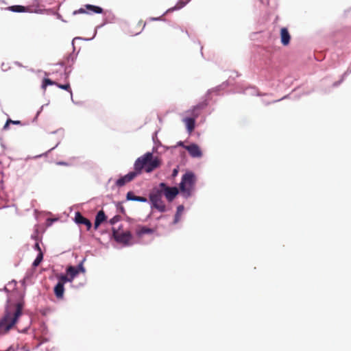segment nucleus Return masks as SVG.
Listing matches in <instances>:
<instances>
[{"mask_svg": "<svg viewBox=\"0 0 351 351\" xmlns=\"http://www.w3.org/2000/svg\"><path fill=\"white\" fill-rule=\"evenodd\" d=\"M23 303L18 302L8 305L0 319V335H4L14 328L22 315Z\"/></svg>", "mask_w": 351, "mask_h": 351, "instance_id": "nucleus-1", "label": "nucleus"}, {"mask_svg": "<svg viewBox=\"0 0 351 351\" xmlns=\"http://www.w3.org/2000/svg\"><path fill=\"white\" fill-rule=\"evenodd\" d=\"M160 166V160L157 157L154 158L152 153L147 152L136 160L134 168L138 175L142 173L143 170H145L147 173H150Z\"/></svg>", "mask_w": 351, "mask_h": 351, "instance_id": "nucleus-2", "label": "nucleus"}, {"mask_svg": "<svg viewBox=\"0 0 351 351\" xmlns=\"http://www.w3.org/2000/svg\"><path fill=\"white\" fill-rule=\"evenodd\" d=\"M195 176L192 172H187L182 176L180 189L184 197H188L191 195L195 188Z\"/></svg>", "mask_w": 351, "mask_h": 351, "instance_id": "nucleus-3", "label": "nucleus"}, {"mask_svg": "<svg viewBox=\"0 0 351 351\" xmlns=\"http://www.w3.org/2000/svg\"><path fill=\"white\" fill-rule=\"evenodd\" d=\"M162 190L160 187L158 189H154L149 193V199L152 207L160 212H165L166 209L165 204L162 200Z\"/></svg>", "mask_w": 351, "mask_h": 351, "instance_id": "nucleus-4", "label": "nucleus"}, {"mask_svg": "<svg viewBox=\"0 0 351 351\" xmlns=\"http://www.w3.org/2000/svg\"><path fill=\"white\" fill-rule=\"evenodd\" d=\"M112 236L114 240L125 245H130V241L132 238V234L130 231L120 232V228L116 229L112 228Z\"/></svg>", "mask_w": 351, "mask_h": 351, "instance_id": "nucleus-5", "label": "nucleus"}, {"mask_svg": "<svg viewBox=\"0 0 351 351\" xmlns=\"http://www.w3.org/2000/svg\"><path fill=\"white\" fill-rule=\"evenodd\" d=\"M159 187L161 190H162L163 195L169 202L173 201L179 193L178 189L177 187L167 186L163 182L159 184Z\"/></svg>", "mask_w": 351, "mask_h": 351, "instance_id": "nucleus-6", "label": "nucleus"}, {"mask_svg": "<svg viewBox=\"0 0 351 351\" xmlns=\"http://www.w3.org/2000/svg\"><path fill=\"white\" fill-rule=\"evenodd\" d=\"M137 176L138 174L135 171H131L126 174L125 176L119 178L116 182V185L119 187L123 186L127 183L133 180Z\"/></svg>", "mask_w": 351, "mask_h": 351, "instance_id": "nucleus-7", "label": "nucleus"}, {"mask_svg": "<svg viewBox=\"0 0 351 351\" xmlns=\"http://www.w3.org/2000/svg\"><path fill=\"white\" fill-rule=\"evenodd\" d=\"M184 148L193 158H200L202 156V153L200 148L196 144H191L190 145L184 146Z\"/></svg>", "mask_w": 351, "mask_h": 351, "instance_id": "nucleus-8", "label": "nucleus"}, {"mask_svg": "<svg viewBox=\"0 0 351 351\" xmlns=\"http://www.w3.org/2000/svg\"><path fill=\"white\" fill-rule=\"evenodd\" d=\"M207 106V103L206 101L199 103L197 105L194 106L193 109L188 111V113H190L192 115V117L197 118L202 109L205 108Z\"/></svg>", "mask_w": 351, "mask_h": 351, "instance_id": "nucleus-9", "label": "nucleus"}, {"mask_svg": "<svg viewBox=\"0 0 351 351\" xmlns=\"http://www.w3.org/2000/svg\"><path fill=\"white\" fill-rule=\"evenodd\" d=\"M291 40V35L289 33L287 28L282 27L280 29V41L281 43L287 46L289 44Z\"/></svg>", "mask_w": 351, "mask_h": 351, "instance_id": "nucleus-10", "label": "nucleus"}, {"mask_svg": "<svg viewBox=\"0 0 351 351\" xmlns=\"http://www.w3.org/2000/svg\"><path fill=\"white\" fill-rule=\"evenodd\" d=\"M75 220L78 224H84L88 230H89L92 226L91 222L88 219L83 217L79 212L76 213Z\"/></svg>", "mask_w": 351, "mask_h": 351, "instance_id": "nucleus-11", "label": "nucleus"}, {"mask_svg": "<svg viewBox=\"0 0 351 351\" xmlns=\"http://www.w3.org/2000/svg\"><path fill=\"white\" fill-rule=\"evenodd\" d=\"M154 232V229L142 226H138L136 230V234L139 238L142 237L144 234H153Z\"/></svg>", "mask_w": 351, "mask_h": 351, "instance_id": "nucleus-12", "label": "nucleus"}, {"mask_svg": "<svg viewBox=\"0 0 351 351\" xmlns=\"http://www.w3.org/2000/svg\"><path fill=\"white\" fill-rule=\"evenodd\" d=\"M106 220V216L104 212V210H99L96 217H95V223H94V228L95 229H97L98 227L99 226V225L104 222V221Z\"/></svg>", "mask_w": 351, "mask_h": 351, "instance_id": "nucleus-13", "label": "nucleus"}, {"mask_svg": "<svg viewBox=\"0 0 351 351\" xmlns=\"http://www.w3.org/2000/svg\"><path fill=\"white\" fill-rule=\"evenodd\" d=\"M189 132L193 131L195 124V118L188 117L183 119Z\"/></svg>", "mask_w": 351, "mask_h": 351, "instance_id": "nucleus-14", "label": "nucleus"}, {"mask_svg": "<svg viewBox=\"0 0 351 351\" xmlns=\"http://www.w3.org/2000/svg\"><path fill=\"white\" fill-rule=\"evenodd\" d=\"M64 292V285L62 282H58L54 287V293L58 298H62Z\"/></svg>", "mask_w": 351, "mask_h": 351, "instance_id": "nucleus-15", "label": "nucleus"}, {"mask_svg": "<svg viewBox=\"0 0 351 351\" xmlns=\"http://www.w3.org/2000/svg\"><path fill=\"white\" fill-rule=\"evenodd\" d=\"M84 7L86 8L87 12H88V14L91 12L101 14L103 12V9L99 6L86 4L84 5Z\"/></svg>", "mask_w": 351, "mask_h": 351, "instance_id": "nucleus-16", "label": "nucleus"}, {"mask_svg": "<svg viewBox=\"0 0 351 351\" xmlns=\"http://www.w3.org/2000/svg\"><path fill=\"white\" fill-rule=\"evenodd\" d=\"M66 274L73 279L79 274V270L73 266H69L66 269Z\"/></svg>", "mask_w": 351, "mask_h": 351, "instance_id": "nucleus-17", "label": "nucleus"}, {"mask_svg": "<svg viewBox=\"0 0 351 351\" xmlns=\"http://www.w3.org/2000/svg\"><path fill=\"white\" fill-rule=\"evenodd\" d=\"M145 25H146V23H143V21H138V23L136 25V27H137V29L136 30L131 29L130 31V34H132L133 35L138 34L143 29V28L145 27Z\"/></svg>", "mask_w": 351, "mask_h": 351, "instance_id": "nucleus-18", "label": "nucleus"}, {"mask_svg": "<svg viewBox=\"0 0 351 351\" xmlns=\"http://www.w3.org/2000/svg\"><path fill=\"white\" fill-rule=\"evenodd\" d=\"M8 10L14 12H23L27 11V8L23 5H12L8 8Z\"/></svg>", "mask_w": 351, "mask_h": 351, "instance_id": "nucleus-19", "label": "nucleus"}, {"mask_svg": "<svg viewBox=\"0 0 351 351\" xmlns=\"http://www.w3.org/2000/svg\"><path fill=\"white\" fill-rule=\"evenodd\" d=\"M183 210H184V206L180 205L178 206L177 211H176L175 218H174V221H173L174 223H176L179 221Z\"/></svg>", "mask_w": 351, "mask_h": 351, "instance_id": "nucleus-20", "label": "nucleus"}, {"mask_svg": "<svg viewBox=\"0 0 351 351\" xmlns=\"http://www.w3.org/2000/svg\"><path fill=\"white\" fill-rule=\"evenodd\" d=\"M190 0H180L179 1L176 5L169 10V11H173V10H179V9H181L182 8H183L185 5H186V3L189 1Z\"/></svg>", "mask_w": 351, "mask_h": 351, "instance_id": "nucleus-21", "label": "nucleus"}, {"mask_svg": "<svg viewBox=\"0 0 351 351\" xmlns=\"http://www.w3.org/2000/svg\"><path fill=\"white\" fill-rule=\"evenodd\" d=\"M57 82L52 81L49 78H45L43 81L42 88L45 90L48 85H56Z\"/></svg>", "mask_w": 351, "mask_h": 351, "instance_id": "nucleus-22", "label": "nucleus"}, {"mask_svg": "<svg viewBox=\"0 0 351 351\" xmlns=\"http://www.w3.org/2000/svg\"><path fill=\"white\" fill-rule=\"evenodd\" d=\"M72 281H73V280L66 274V275H61L59 277V282H62V285H64V283L68 282H71Z\"/></svg>", "mask_w": 351, "mask_h": 351, "instance_id": "nucleus-23", "label": "nucleus"}, {"mask_svg": "<svg viewBox=\"0 0 351 351\" xmlns=\"http://www.w3.org/2000/svg\"><path fill=\"white\" fill-rule=\"evenodd\" d=\"M43 259V254L42 252H40V253H38L36 258L33 262V266L37 267L38 265H39V264L41 263Z\"/></svg>", "mask_w": 351, "mask_h": 351, "instance_id": "nucleus-24", "label": "nucleus"}, {"mask_svg": "<svg viewBox=\"0 0 351 351\" xmlns=\"http://www.w3.org/2000/svg\"><path fill=\"white\" fill-rule=\"evenodd\" d=\"M126 199L127 200L138 202V196L135 195L133 192L129 191L126 195Z\"/></svg>", "mask_w": 351, "mask_h": 351, "instance_id": "nucleus-25", "label": "nucleus"}, {"mask_svg": "<svg viewBox=\"0 0 351 351\" xmlns=\"http://www.w3.org/2000/svg\"><path fill=\"white\" fill-rule=\"evenodd\" d=\"M56 86L59 87L61 89H64L65 90L69 91L72 95V90L71 89V86L69 83L65 84H56Z\"/></svg>", "mask_w": 351, "mask_h": 351, "instance_id": "nucleus-26", "label": "nucleus"}, {"mask_svg": "<svg viewBox=\"0 0 351 351\" xmlns=\"http://www.w3.org/2000/svg\"><path fill=\"white\" fill-rule=\"evenodd\" d=\"M121 219V217L120 215H117L114 216L112 219H110L108 222L110 225H114L116 223L119 222Z\"/></svg>", "mask_w": 351, "mask_h": 351, "instance_id": "nucleus-27", "label": "nucleus"}, {"mask_svg": "<svg viewBox=\"0 0 351 351\" xmlns=\"http://www.w3.org/2000/svg\"><path fill=\"white\" fill-rule=\"evenodd\" d=\"M73 14H88V12H87L86 8H80L77 10H75L73 12Z\"/></svg>", "mask_w": 351, "mask_h": 351, "instance_id": "nucleus-28", "label": "nucleus"}, {"mask_svg": "<svg viewBox=\"0 0 351 351\" xmlns=\"http://www.w3.org/2000/svg\"><path fill=\"white\" fill-rule=\"evenodd\" d=\"M10 123L20 124L21 122L19 121H12L11 119H9L7 121L6 123L5 124L4 128L6 129Z\"/></svg>", "mask_w": 351, "mask_h": 351, "instance_id": "nucleus-29", "label": "nucleus"}, {"mask_svg": "<svg viewBox=\"0 0 351 351\" xmlns=\"http://www.w3.org/2000/svg\"><path fill=\"white\" fill-rule=\"evenodd\" d=\"M76 269H77L79 270V273L80 272H82V273H84L85 272V269L83 266V263H80L77 267H75Z\"/></svg>", "mask_w": 351, "mask_h": 351, "instance_id": "nucleus-30", "label": "nucleus"}, {"mask_svg": "<svg viewBox=\"0 0 351 351\" xmlns=\"http://www.w3.org/2000/svg\"><path fill=\"white\" fill-rule=\"evenodd\" d=\"M138 202H147V199L146 197L138 196Z\"/></svg>", "mask_w": 351, "mask_h": 351, "instance_id": "nucleus-31", "label": "nucleus"}, {"mask_svg": "<svg viewBox=\"0 0 351 351\" xmlns=\"http://www.w3.org/2000/svg\"><path fill=\"white\" fill-rule=\"evenodd\" d=\"M34 249L36 250L38 252V253H40V252H42L41 248L38 242L36 243V244L34 245Z\"/></svg>", "mask_w": 351, "mask_h": 351, "instance_id": "nucleus-32", "label": "nucleus"}, {"mask_svg": "<svg viewBox=\"0 0 351 351\" xmlns=\"http://www.w3.org/2000/svg\"><path fill=\"white\" fill-rule=\"evenodd\" d=\"M57 165H64V166H68L69 164L67 162H57Z\"/></svg>", "mask_w": 351, "mask_h": 351, "instance_id": "nucleus-33", "label": "nucleus"}, {"mask_svg": "<svg viewBox=\"0 0 351 351\" xmlns=\"http://www.w3.org/2000/svg\"><path fill=\"white\" fill-rule=\"evenodd\" d=\"M177 173H178L177 169H174L173 171V176H176L177 175Z\"/></svg>", "mask_w": 351, "mask_h": 351, "instance_id": "nucleus-34", "label": "nucleus"}, {"mask_svg": "<svg viewBox=\"0 0 351 351\" xmlns=\"http://www.w3.org/2000/svg\"><path fill=\"white\" fill-rule=\"evenodd\" d=\"M121 210L122 213H124L125 209H124V208L123 206H121Z\"/></svg>", "mask_w": 351, "mask_h": 351, "instance_id": "nucleus-35", "label": "nucleus"}, {"mask_svg": "<svg viewBox=\"0 0 351 351\" xmlns=\"http://www.w3.org/2000/svg\"><path fill=\"white\" fill-rule=\"evenodd\" d=\"M160 18H152L151 20L152 21H154V20H159Z\"/></svg>", "mask_w": 351, "mask_h": 351, "instance_id": "nucleus-36", "label": "nucleus"}, {"mask_svg": "<svg viewBox=\"0 0 351 351\" xmlns=\"http://www.w3.org/2000/svg\"><path fill=\"white\" fill-rule=\"evenodd\" d=\"M179 145H181V146H183V147H184V145H183V143H182V142H180V143H179Z\"/></svg>", "mask_w": 351, "mask_h": 351, "instance_id": "nucleus-37", "label": "nucleus"}, {"mask_svg": "<svg viewBox=\"0 0 351 351\" xmlns=\"http://www.w3.org/2000/svg\"><path fill=\"white\" fill-rule=\"evenodd\" d=\"M26 351H29V350H26Z\"/></svg>", "mask_w": 351, "mask_h": 351, "instance_id": "nucleus-38", "label": "nucleus"}]
</instances>
